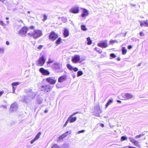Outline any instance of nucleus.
I'll list each match as a JSON object with an SVG mask.
<instances>
[{
  "label": "nucleus",
  "instance_id": "1",
  "mask_svg": "<svg viewBox=\"0 0 148 148\" xmlns=\"http://www.w3.org/2000/svg\"><path fill=\"white\" fill-rule=\"evenodd\" d=\"M37 93V91H32L30 92V93L28 95V96H22V98L23 99V101L26 103L29 102L31 100L35 99V97Z\"/></svg>",
  "mask_w": 148,
  "mask_h": 148
},
{
  "label": "nucleus",
  "instance_id": "2",
  "mask_svg": "<svg viewBox=\"0 0 148 148\" xmlns=\"http://www.w3.org/2000/svg\"><path fill=\"white\" fill-rule=\"evenodd\" d=\"M27 35L32 36L35 39H36L42 36V33L41 30L36 29L34 30L33 33H28Z\"/></svg>",
  "mask_w": 148,
  "mask_h": 148
},
{
  "label": "nucleus",
  "instance_id": "3",
  "mask_svg": "<svg viewBox=\"0 0 148 148\" xmlns=\"http://www.w3.org/2000/svg\"><path fill=\"white\" fill-rule=\"evenodd\" d=\"M29 30L28 27H24L19 31L18 34L22 36H25L27 32Z\"/></svg>",
  "mask_w": 148,
  "mask_h": 148
},
{
  "label": "nucleus",
  "instance_id": "4",
  "mask_svg": "<svg viewBox=\"0 0 148 148\" xmlns=\"http://www.w3.org/2000/svg\"><path fill=\"white\" fill-rule=\"evenodd\" d=\"M124 100H129L134 98V96L132 94L129 93H125L121 95Z\"/></svg>",
  "mask_w": 148,
  "mask_h": 148
},
{
  "label": "nucleus",
  "instance_id": "5",
  "mask_svg": "<svg viewBox=\"0 0 148 148\" xmlns=\"http://www.w3.org/2000/svg\"><path fill=\"white\" fill-rule=\"evenodd\" d=\"M45 57L42 55L40 57L38 60L36 64L39 66H42L45 64Z\"/></svg>",
  "mask_w": 148,
  "mask_h": 148
},
{
  "label": "nucleus",
  "instance_id": "6",
  "mask_svg": "<svg viewBox=\"0 0 148 148\" xmlns=\"http://www.w3.org/2000/svg\"><path fill=\"white\" fill-rule=\"evenodd\" d=\"M51 88L52 87L50 85H47L41 86L40 89L41 91L47 92L49 91Z\"/></svg>",
  "mask_w": 148,
  "mask_h": 148
},
{
  "label": "nucleus",
  "instance_id": "7",
  "mask_svg": "<svg viewBox=\"0 0 148 148\" xmlns=\"http://www.w3.org/2000/svg\"><path fill=\"white\" fill-rule=\"evenodd\" d=\"M51 67L57 72H60L62 71L60 67L59 63L58 62L54 63L51 66Z\"/></svg>",
  "mask_w": 148,
  "mask_h": 148
},
{
  "label": "nucleus",
  "instance_id": "8",
  "mask_svg": "<svg viewBox=\"0 0 148 148\" xmlns=\"http://www.w3.org/2000/svg\"><path fill=\"white\" fill-rule=\"evenodd\" d=\"M100 107L99 105H96L94 107L93 114L94 115L97 116H99V114L101 113Z\"/></svg>",
  "mask_w": 148,
  "mask_h": 148
},
{
  "label": "nucleus",
  "instance_id": "9",
  "mask_svg": "<svg viewBox=\"0 0 148 148\" xmlns=\"http://www.w3.org/2000/svg\"><path fill=\"white\" fill-rule=\"evenodd\" d=\"M46 81L47 82L51 84H54L56 83V79L55 77H49L46 79Z\"/></svg>",
  "mask_w": 148,
  "mask_h": 148
},
{
  "label": "nucleus",
  "instance_id": "10",
  "mask_svg": "<svg viewBox=\"0 0 148 148\" xmlns=\"http://www.w3.org/2000/svg\"><path fill=\"white\" fill-rule=\"evenodd\" d=\"M57 34L54 32H51L49 36V39L51 41H54L58 38Z\"/></svg>",
  "mask_w": 148,
  "mask_h": 148
},
{
  "label": "nucleus",
  "instance_id": "11",
  "mask_svg": "<svg viewBox=\"0 0 148 148\" xmlns=\"http://www.w3.org/2000/svg\"><path fill=\"white\" fill-rule=\"evenodd\" d=\"M129 139L130 141L134 145L139 148L140 147V145L138 141L130 137L129 138Z\"/></svg>",
  "mask_w": 148,
  "mask_h": 148
},
{
  "label": "nucleus",
  "instance_id": "12",
  "mask_svg": "<svg viewBox=\"0 0 148 148\" xmlns=\"http://www.w3.org/2000/svg\"><path fill=\"white\" fill-rule=\"evenodd\" d=\"M97 46L101 48H106L108 46L107 41H101L98 44Z\"/></svg>",
  "mask_w": 148,
  "mask_h": 148
},
{
  "label": "nucleus",
  "instance_id": "13",
  "mask_svg": "<svg viewBox=\"0 0 148 148\" xmlns=\"http://www.w3.org/2000/svg\"><path fill=\"white\" fill-rule=\"evenodd\" d=\"M80 60V56L79 55H75L72 58V61L74 63H78Z\"/></svg>",
  "mask_w": 148,
  "mask_h": 148
},
{
  "label": "nucleus",
  "instance_id": "14",
  "mask_svg": "<svg viewBox=\"0 0 148 148\" xmlns=\"http://www.w3.org/2000/svg\"><path fill=\"white\" fill-rule=\"evenodd\" d=\"M18 107L17 104L16 103H14L11 105L10 111L12 112L16 111L18 108Z\"/></svg>",
  "mask_w": 148,
  "mask_h": 148
},
{
  "label": "nucleus",
  "instance_id": "15",
  "mask_svg": "<svg viewBox=\"0 0 148 148\" xmlns=\"http://www.w3.org/2000/svg\"><path fill=\"white\" fill-rule=\"evenodd\" d=\"M70 12L73 13H77L79 12V8L77 6L72 7L70 10Z\"/></svg>",
  "mask_w": 148,
  "mask_h": 148
},
{
  "label": "nucleus",
  "instance_id": "16",
  "mask_svg": "<svg viewBox=\"0 0 148 148\" xmlns=\"http://www.w3.org/2000/svg\"><path fill=\"white\" fill-rule=\"evenodd\" d=\"M40 71L43 75H48L50 73L48 70H45L42 68H40L39 69Z\"/></svg>",
  "mask_w": 148,
  "mask_h": 148
},
{
  "label": "nucleus",
  "instance_id": "17",
  "mask_svg": "<svg viewBox=\"0 0 148 148\" xmlns=\"http://www.w3.org/2000/svg\"><path fill=\"white\" fill-rule=\"evenodd\" d=\"M140 26L141 27L143 26L145 27H148V20H147L146 21H140Z\"/></svg>",
  "mask_w": 148,
  "mask_h": 148
},
{
  "label": "nucleus",
  "instance_id": "18",
  "mask_svg": "<svg viewBox=\"0 0 148 148\" xmlns=\"http://www.w3.org/2000/svg\"><path fill=\"white\" fill-rule=\"evenodd\" d=\"M82 9L83 10L81 14V16L82 17H84L88 16L89 14L88 11L85 8H82Z\"/></svg>",
  "mask_w": 148,
  "mask_h": 148
},
{
  "label": "nucleus",
  "instance_id": "19",
  "mask_svg": "<svg viewBox=\"0 0 148 148\" xmlns=\"http://www.w3.org/2000/svg\"><path fill=\"white\" fill-rule=\"evenodd\" d=\"M21 84V82H13L12 83L11 85L12 86V90H13V93H15V90L16 88V87H15V86H17L20 84Z\"/></svg>",
  "mask_w": 148,
  "mask_h": 148
},
{
  "label": "nucleus",
  "instance_id": "20",
  "mask_svg": "<svg viewBox=\"0 0 148 148\" xmlns=\"http://www.w3.org/2000/svg\"><path fill=\"white\" fill-rule=\"evenodd\" d=\"M41 134V133L40 132H39L37 135H36L35 138L32 140H31L30 142V143L31 144H33L34 142H35L36 140H38L40 137Z\"/></svg>",
  "mask_w": 148,
  "mask_h": 148
},
{
  "label": "nucleus",
  "instance_id": "21",
  "mask_svg": "<svg viewBox=\"0 0 148 148\" xmlns=\"http://www.w3.org/2000/svg\"><path fill=\"white\" fill-rule=\"evenodd\" d=\"M66 79V76L65 75H64L60 77L58 79V82L61 83Z\"/></svg>",
  "mask_w": 148,
  "mask_h": 148
},
{
  "label": "nucleus",
  "instance_id": "22",
  "mask_svg": "<svg viewBox=\"0 0 148 148\" xmlns=\"http://www.w3.org/2000/svg\"><path fill=\"white\" fill-rule=\"evenodd\" d=\"M73 115H70L68 118V119L70 123H73L75 122L77 119L76 117H73Z\"/></svg>",
  "mask_w": 148,
  "mask_h": 148
},
{
  "label": "nucleus",
  "instance_id": "23",
  "mask_svg": "<svg viewBox=\"0 0 148 148\" xmlns=\"http://www.w3.org/2000/svg\"><path fill=\"white\" fill-rule=\"evenodd\" d=\"M63 34L65 37H66L69 36V31L67 29H65L64 31Z\"/></svg>",
  "mask_w": 148,
  "mask_h": 148
},
{
  "label": "nucleus",
  "instance_id": "24",
  "mask_svg": "<svg viewBox=\"0 0 148 148\" xmlns=\"http://www.w3.org/2000/svg\"><path fill=\"white\" fill-rule=\"evenodd\" d=\"M69 133V132L67 131L65 132L64 134H63L62 135L60 136L59 137V139L60 140L62 139V138H64V137H65L66 136H67L68 134Z\"/></svg>",
  "mask_w": 148,
  "mask_h": 148
},
{
  "label": "nucleus",
  "instance_id": "25",
  "mask_svg": "<svg viewBox=\"0 0 148 148\" xmlns=\"http://www.w3.org/2000/svg\"><path fill=\"white\" fill-rule=\"evenodd\" d=\"M122 51L123 55H124L126 54L127 52V50L125 47H123L122 48Z\"/></svg>",
  "mask_w": 148,
  "mask_h": 148
},
{
  "label": "nucleus",
  "instance_id": "26",
  "mask_svg": "<svg viewBox=\"0 0 148 148\" xmlns=\"http://www.w3.org/2000/svg\"><path fill=\"white\" fill-rule=\"evenodd\" d=\"M113 102V100L112 99H109L107 103H106V108H107V107L111 104Z\"/></svg>",
  "mask_w": 148,
  "mask_h": 148
},
{
  "label": "nucleus",
  "instance_id": "27",
  "mask_svg": "<svg viewBox=\"0 0 148 148\" xmlns=\"http://www.w3.org/2000/svg\"><path fill=\"white\" fill-rule=\"evenodd\" d=\"M81 29L83 31H86L87 30L85 25H81Z\"/></svg>",
  "mask_w": 148,
  "mask_h": 148
},
{
  "label": "nucleus",
  "instance_id": "28",
  "mask_svg": "<svg viewBox=\"0 0 148 148\" xmlns=\"http://www.w3.org/2000/svg\"><path fill=\"white\" fill-rule=\"evenodd\" d=\"M87 40L88 41L87 45H90L92 43V41L90 37H88L87 38Z\"/></svg>",
  "mask_w": 148,
  "mask_h": 148
},
{
  "label": "nucleus",
  "instance_id": "29",
  "mask_svg": "<svg viewBox=\"0 0 148 148\" xmlns=\"http://www.w3.org/2000/svg\"><path fill=\"white\" fill-rule=\"evenodd\" d=\"M67 68L69 69L70 70H72L73 68V66H71L70 64H67Z\"/></svg>",
  "mask_w": 148,
  "mask_h": 148
},
{
  "label": "nucleus",
  "instance_id": "30",
  "mask_svg": "<svg viewBox=\"0 0 148 148\" xmlns=\"http://www.w3.org/2000/svg\"><path fill=\"white\" fill-rule=\"evenodd\" d=\"M83 74V73L81 71H79L77 73V77H79Z\"/></svg>",
  "mask_w": 148,
  "mask_h": 148
},
{
  "label": "nucleus",
  "instance_id": "31",
  "mask_svg": "<svg viewBox=\"0 0 148 148\" xmlns=\"http://www.w3.org/2000/svg\"><path fill=\"white\" fill-rule=\"evenodd\" d=\"M61 39L60 38H59L56 41V43L57 45L60 44L61 42Z\"/></svg>",
  "mask_w": 148,
  "mask_h": 148
},
{
  "label": "nucleus",
  "instance_id": "32",
  "mask_svg": "<svg viewBox=\"0 0 148 148\" xmlns=\"http://www.w3.org/2000/svg\"><path fill=\"white\" fill-rule=\"evenodd\" d=\"M63 148H69V145L68 144L65 143L63 145Z\"/></svg>",
  "mask_w": 148,
  "mask_h": 148
},
{
  "label": "nucleus",
  "instance_id": "33",
  "mask_svg": "<svg viewBox=\"0 0 148 148\" xmlns=\"http://www.w3.org/2000/svg\"><path fill=\"white\" fill-rule=\"evenodd\" d=\"M25 91L29 95L30 93V92H32V90L31 89H25Z\"/></svg>",
  "mask_w": 148,
  "mask_h": 148
},
{
  "label": "nucleus",
  "instance_id": "34",
  "mask_svg": "<svg viewBox=\"0 0 148 148\" xmlns=\"http://www.w3.org/2000/svg\"><path fill=\"white\" fill-rule=\"evenodd\" d=\"M53 62V60L51 59L50 58H49L48 59V61L47 62V64H49L52 63Z\"/></svg>",
  "mask_w": 148,
  "mask_h": 148
},
{
  "label": "nucleus",
  "instance_id": "35",
  "mask_svg": "<svg viewBox=\"0 0 148 148\" xmlns=\"http://www.w3.org/2000/svg\"><path fill=\"white\" fill-rule=\"evenodd\" d=\"M127 137L125 136H122L121 138V140L123 141V140H127Z\"/></svg>",
  "mask_w": 148,
  "mask_h": 148
},
{
  "label": "nucleus",
  "instance_id": "36",
  "mask_svg": "<svg viewBox=\"0 0 148 148\" xmlns=\"http://www.w3.org/2000/svg\"><path fill=\"white\" fill-rule=\"evenodd\" d=\"M51 148H60L59 146L55 144L53 145L52 147Z\"/></svg>",
  "mask_w": 148,
  "mask_h": 148
},
{
  "label": "nucleus",
  "instance_id": "37",
  "mask_svg": "<svg viewBox=\"0 0 148 148\" xmlns=\"http://www.w3.org/2000/svg\"><path fill=\"white\" fill-rule=\"evenodd\" d=\"M47 19V16L45 14H44L43 15V21H44L46 20Z\"/></svg>",
  "mask_w": 148,
  "mask_h": 148
},
{
  "label": "nucleus",
  "instance_id": "38",
  "mask_svg": "<svg viewBox=\"0 0 148 148\" xmlns=\"http://www.w3.org/2000/svg\"><path fill=\"white\" fill-rule=\"evenodd\" d=\"M4 51V49L3 48L0 47V53H3Z\"/></svg>",
  "mask_w": 148,
  "mask_h": 148
},
{
  "label": "nucleus",
  "instance_id": "39",
  "mask_svg": "<svg viewBox=\"0 0 148 148\" xmlns=\"http://www.w3.org/2000/svg\"><path fill=\"white\" fill-rule=\"evenodd\" d=\"M85 132V130H82L78 131L77 133L78 134H79L81 133H83V132Z\"/></svg>",
  "mask_w": 148,
  "mask_h": 148
},
{
  "label": "nucleus",
  "instance_id": "40",
  "mask_svg": "<svg viewBox=\"0 0 148 148\" xmlns=\"http://www.w3.org/2000/svg\"><path fill=\"white\" fill-rule=\"evenodd\" d=\"M142 136H143V134H140L138 135H137L136 136L135 138L136 139H138L140 138V137Z\"/></svg>",
  "mask_w": 148,
  "mask_h": 148
},
{
  "label": "nucleus",
  "instance_id": "41",
  "mask_svg": "<svg viewBox=\"0 0 148 148\" xmlns=\"http://www.w3.org/2000/svg\"><path fill=\"white\" fill-rule=\"evenodd\" d=\"M110 56L111 57H112L113 58H115L116 57V55L114 53H111L110 54Z\"/></svg>",
  "mask_w": 148,
  "mask_h": 148
},
{
  "label": "nucleus",
  "instance_id": "42",
  "mask_svg": "<svg viewBox=\"0 0 148 148\" xmlns=\"http://www.w3.org/2000/svg\"><path fill=\"white\" fill-rule=\"evenodd\" d=\"M95 49L100 54L102 52V51L100 50H98V49L97 48H95Z\"/></svg>",
  "mask_w": 148,
  "mask_h": 148
},
{
  "label": "nucleus",
  "instance_id": "43",
  "mask_svg": "<svg viewBox=\"0 0 148 148\" xmlns=\"http://www.w3.org/2000/svg\"><path fill=\"white\" fill-rule=\"evenodd\" d=\"M73 70L75 72H76L78 70V69L77 67H73Z\"/></svg>",
  "mask_w": 148,
  "mask_h": 148
},
{
  "label": "nucleus",
  "instance_id": "44",
  "mask_svg": "<svg viewBox=\"0 0 148 148\" xmlns=\"http://www.w3.org/2000/svg\"><path fill=\"white\" fill-rule=\"evenodd\" d=\"M69 122V120H68V119L67 120L66 122L65 123L64 125V127H65L67 125V124Z\"/></svg>",
  "mask_w": 148,
  "mask_h": 148
},
{
  "label": "nucleus",
  "instance_id": "45",
  "mask_svg": "<svg viewBox=\"0 0 148 148\" xmlns=\"http://www.w3.org/2000/svg\"><path fill=\"white\" fill-rule=\"evenodd\" d=\"M116 42V40H110V43L111 44H112L114 43L115 42Z\"/></svg>",
  "mask_w": 148,
  "mask_h": 148
},
{
  "label": "nucleus",
  "instance_id": "46",
  "mask_svg": "<svg viewBox=\"0 0 148 148\" xmlns=\"http://www.w3.org/2000/svg\"><path fill=\"white\" fill-rule=\"evenodd\" d=\"M140 36H144L145 35L142 32H140Z\"/></svg>",
  "mask_w": 148,
  "mask_h": 148
},
{
  "label": "nucleus",
  "instance_id": "47",
  "mask_svg": "<svg viewBox=\"0 0 148 148\" xmlns=\"http://www.w3.org/2000/svg\"><path fill=\"white\" fill-rule=\"evenodd\" d=\"M42 46L41 45H40L38 47V48L39 49H41V48H42Z\"/></svg>",
  "mask_w": 148,
  "mask_h": 148
},
{
  "label": "nucleus",
  "instance_id": "48",
  "mask_svg": "<svg viewBox=\"0 0 148 148\" xmlns=\"http://www.w3.org/2000/svg\"><path fill=\"white\" fill-rule=\"evenodd\" d=\"M132 45H129L128 46V49H130L132 48Z\"/></svg>",
  "mask_w": 148,
  "mask_h": 148
},
{
  "label": "nucleus",
  "instance_id": "49",
  "mask_svg": "<svg viewBox=\"0 0 148 148\" xmlns=\"http://www.w3.org/2000/svg\"><path fill=\"white\" fill-rule=\"evenodd\" d=\"M1 107H3L4 108H7V106H4L3 105H2L1 106Z\"/></svg>",
  "mask_w": 148,
  "mask_h": 148
},
{
  "label": "nucleus",
  "instance_id": "50",
  "mask_svg": "<svg viewBox=\"0 0 148 148\" xmlns=\"http://www.w3.org/2000/svg\"><path fill=\"white\" fill-rule=\"evenodd\" d=\"M0 24L1 25H3L4 23H3V22L2 21H0Z\"/></svg>",
  "mask_w": 148,
  "mask_h": 148
},
{
  "label": "nucleus",
  "instance_id": "51",
  "mask_svg": "<svg viewBox=\"0 0 148 148\" xmlns=\"http://www.w3.org/2000/svg\"><path fill=\"white\" fill-rule=\"evenodd\" d=\"M3 93L4 92L3 91H1L0 92V97L2 95Z\"/></svg>",
  "mask_w": 148,
  "mask_h": 148
},
{
  "label": "nucleus",
  "instance_id": "52",
  "mask_svg": "<svg viewBox=\"0 0 148 148\" xmlns=\"http://www.w3.org/2000/svg\"><path fill=\"white\" fill-rule=\"evenodd\" d=\"M78 113V112H76L73 113V114L71 115H73V116L74 115H75V114H76Z\"/></svg>",
  "mask_w": 148,
  "mask_h": 148
},
{
  "label": "nucleus",
  "instance_id": "53",
  "mask_svg": "<svg viewBox=\"0 0 148 148\" xmlns=\"http://www.w3.org/2000/svg\"><path fill=\"white\" fill-rule=\"evenodd\" d=\"M62 20L64 22H65L66 21V19L64 18H62Z\"/></svg>",
  "mask_w": 148,
  "mask_h": 148
},
{
  "label": "nucleus",
  "instance_id": "54",
  "mask_svg": "<svg viewBox=\"0 0 148 148\" xmlns=\"http://www.w3.org/2000/svg\"><path fill=\"white\" fill-rule=\"evenodd\" d=\"M100 125L102 127H103L104 126V124H103L101 123L100 124Z\"/></svg>",
  "mask_w": 148,
  "mask_h": 148
},
{
  "label": "nucleus",
  "instance_id": "55",
  "mask_svg": "<svg viewBox=\"0 0 148 148\" xmlns=\"http://www.w3.org/2000/svg\"><path fill=\"white\" fill-rule=\"evenodd\" d=\"M29 29H33L34 28V26H32L30 27L29 28H28Z\"/></svg>",
  "mask_w": 148,
  "mask_h": 148
},
{
  "label": "nucleus",
  "instance_id": "56",
  "mask_svg": "<svg viewBox=\"0 0 148 148\" xmlns=\"http://www.w3.org/2000/svg\"><path fill=\"white\" fill-rule=\"evenodd\" d=\"M6 44L7 45H8L10 44V43L8 41H7L6 42Z\"/></svg>",
  "mask_w": 148,
  "mask_h": 148
},
{
  "label": "nucleus",
  "instance_id": "57",
  "mask_svg": "<svg viewBox=\"0 0 148 148\" xmlns=\"http://www.w3.org/2000/svg\"><path fill=\"white\" fill-rule=\"evenodd\" d=\"M117 101L118 102V103H121V101L120 100H117Z\"/></svg>",
  "mask_w": 148,
  "mask_h": 148
},
{
  "label": "nucleus",
  "instance_id": "58",
  "mask_svg": "<svg viewBox=\"0 0 148 148\" xmlns=\"http://www.w3.org/2000/svg\"><path fill=\"white\" fill-rule=\"evenodd\" d=\"M5 1V0H0V2L1 1L3 3Z\"/></svg>",
  "mask_w": 148,
  "mask_h": 148
},
{
  "label": "nucleus",
  "instance_id": "59",
  "mask_svg": "<svg viewBox=\"0 0 148 148\" xmlns=\"http://www.w3.org/2000/svg\"><path fill=\"white\" fill-rule=\"evenodd\" d=\"M73 78H75L76 77V76L75 75H73Z\"/></svg>",
  "mask_w": 148,
  "mask_h": 148
},
{
  "label": "nucleus",
  "instance_id": "60",
  "mask_svg": "<svg viewBox=\"0 0 148 148\" xmlns=\"http://www.w3.org/2000/svg\"><path fill=\"white\" fill-rule=\"evenodd\" d=\"M48 112V110H45V113H47V112Z\"/></svg>",
  "mask_w": 148,
  "mask_h": 148
},
{
  "label": "nucleus",
  "instance_id": "61",
  "mask_svg": "<svg viewBox=\"0 0 148 148\" xmlns=\"http://www.w3.org/2000/svg\"><path fill=\"white\" fill-rule=\"evenodd\" d=\"M141 65V64L140 63H139L138 65V66H140Z\"/></svg>",
  "mask_w": 148,
  "mask_h": 148
},
{
  "label": "nucleus",
  "instance_id": "62",
  "mask_svg": "<svg viewBox=\"0 0 148 148\" xmlns=\"http://www.w3.org/2000/svg\"><path fill=\"white\" fill-rule=\"evenodd\" d=\"M6 19L7 20H8V19H9V18L8 17H6Z\"/></svg>",
  "mask_w": 148,
  "mask_h": 148
},
{
  "label": "nucleus",
  "instance_id": "63",
  "mask_svg": "<svg viewBox=\"0 0 148 148\" xmlns=\"http://www.w3.org/2000/svg\"><path fill=\"white\" fill-rule=\"evenodd\" d=\"M28 13H29V14H30V12L29 11H28Z\"/></svg>",
  "mask_w": 148,
  "mask_h": 148
},
{
  "label": "nucleus",
  "instance_id": "64",
  "mask_svg": "<svg viewBox=\"0 0 148 148\" xmlns=\"http://www.w3.org/2000/svg\"><path fill=\"white\" fill-rule=\"evenodd\" d=\"M118 60H120V59L119 58H118Z\"/></svg>",
  "mask_w": 148,
  "mask_h": 148
}]
</instances>
